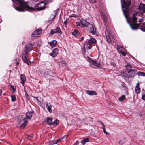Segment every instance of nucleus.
<instances>
[{
    "label": "nucleus",
    "instance_id": "1",
    "mask_svg": "<svg viewBox=\"0 0 145 145\" xmlns=\"http://www.w3.org/2000/svg\"><path fill=\"white\" fill-rule=\"evenodd\" d=\"M122 9L125 17L131 29L133 30H136L141 25V23L137 24L136 23L137 19L138 16L137 14H133V16L128 18L129 13L127 11L126 8L122 5Z\"/></svg>",
    "mask_w": 145,
    "mask_h": 145
},
{
    "label": "nucleus",
    "instance_id": "2",
    "mask_svg": "<svg viewBox=\"0 0 145 145\" xmlns=\"http://www.w3.org/2000/svg\"><path fill=\"white\" fill-rule=\"evenodd\" d=\"M123 75L128 78L133 77L135 76L134 71L133 70L125 71L123 73Z\"/></svg>",
    "mask_w": 145,
    "mask_h": 145
},
{
    "label": "nucleus",
    "instance_id": "3",
    "mask_svg": "<svg viewBox=\"0 0 145 145\" xmlns=\"http://www.w3.org/2000/svg\"><path fill=\"white\" fill-rule=\"evenodd\" d=\"M42 30L40 29H38L34 31L31 35L32 39H34L39 37V35L42 33Z\"/></svg>",
    "mask_w": 145,
    "mask_h": 145
},
{
    "label": "nucleus",
    "instance_id": "4",
    "mask_svg": "<svg viewBox=\"0 0 145 145\" xmlns=\"http://www.w3.org/2000/svg\"><path fill=\"white\" fill-rule=\"evenodd\" d=\"M33 45L32 44H27L24 48V52L27 54L28 52H30L32 50Z\"/></svg>",
    "mask_w": 145,
    "mask_h": 145
},
{
    "label": "nucleus",
    "instance_id": "5",
    "mask_svg": "<svg viewBox=\"0 0 145 145\" xmlns=\"http://www.w3.org/2000/svg\"><path fill=\"white\" fill-rule=\"evenodd\" d=\"M87 28L89 30V32L91 33L92 34L95 35L97 34L96 28L95 27L93 26L92 25L90 24L89 25L88 27Z\"/></svg>",
    "mask_w": 145,
    "mask_h": 145
},
{
    "label": "nucleus",
    "instance_id": "6",
    "mask_svg": "<svg viewBox=\"0 0 145 145\" xmlns=\"http://www.w3.org/2000/svg\"><path fill=\"white\" fill-rule=\"evenodd\" d=\"M62 33V32L61 31L60 28L59 27H57L54 29V30H51L50 34H53L55 33H58L61 35Z\"/></svg>",
    "mask_w": 145,
    "mask_h": 145
},
{
    "label": "nucleus",
    "instance_id": "7",
    "mask_svg": "<svg viewBox=\"0 0 145 145\" xmlns=\"http://www.w3.org/2000/svg\"><path fill=\"white\" fill-rule=\"evenodd\" d=\"M90 65L91 67L93 68H98L100 67V65L97 63L96 61L93 60L91 61Z\"/></svg>",
    "mask_w": 145,
    "mask_h": 145
},
{
    "label": "nucleus",
    "instance_id": "8",
    "mask_svg": "<svg viewBox=\"0 0 145 145\" xmlns=\"http://www.w3.org/2000/svg\"><path fill=\"white\" fill-rule=\"evenodd\" d=\"M80 22L83 26L87 28L88 27L89 25L90 24L89 23L87 22L86 20L84 19H82L81 20Z\"/></svg>",
    "mask_w": 145,
    "mask_h": 145
},
{
    "label": "nucleus",
    "instance_id": "9",
    "mask_svg": "<svg viewBox=\"0 0 145 145\" xmlns=\"http://www.w3.org/2000/svg\"><path fill=\"white\" fill-rule=\"evenodd\" d=\"M139 10L141 13L145 12V4L142 3L140 4L139 6Z\"/></svg>",
    "mask_w": 145,
    "mask_h": 145
},
{
    "label": "nucleus",
    "instance_id": "10",
    "mask_svg": "<svg viewBox=\"0 0 145 145\" xmlns=\"http://www.w3.org/2000/svg\"><path fill=\"white\" fill-rule=\"evenodd\" d=\"M22 58L23 61L29 65L31 64V63L27 59L26 55L24 54H22Z\"/></svg>",
    "mask_w": 145,
    "mask_h": 145
},
{
    "label": "nucleus",
    "instance_id": "11",
    "mask_svg": "<svg viewBox=\"0 0 145 145\" xmlns=\"http://www.w3.org/2000/svg\"><path fill=\"white\" fill-rule=\"evenodd\" d=\"M58 54V50L57 48H56L52 51V52L50 54V55L53 57L56 56Z\"/></svg>",
    "mask_w": 145,
    "mask_h": 145
},
{
    "label": "nucleus",
    "instance_id": "12",
    "mask_svg": "<svg viewBox=\"0 0 145 145\" xmlns=\"http://www.w3.org/2000/svg\"><path fill=\"white\" fill-rule=\"evenodd\" d=\"M21 83L23 86H24L25 82L26 81V77L25 75L22 74L20 76Z\"/></svg>",
    "mask_w": 145,
    "mask_h": 145
},
{
    "label": "nucleus",
    "instance_id": "13",
    "mask_svg": "<svg viewBox=\"0 0 145 145\" xmlns=\"http://www.w3.org/2000/svg\"><path fill=\"white\" fill-rule=\"evenodd\" d=\"M33 115V113L31 112H27L26 114V117L24 118L25 120L26 119H31Z\"/></svg>",
    "mask_w": 145,
    "mask_h": 145
},
{
    "label": "nucleus",
    "instance_id": "14",
    "mask_svg": "<svg viewBox=\"0 0 145 145\" xmlns=\"http://www.w3.org/2000/svg\"><path fill=\"white\" fill-rule=\"evenodd\" d=\"M86 93L87 94L90 96L96 95H97V93L95 91H90L87 90L86 91Z\"/></svg>",
    "mask_w": 145,
    "mask_h": 145
},
{
    "label": "nucleus",
    "instance_id": "15",
    "mask_svg": "<svg viewBox=\"0 0 145 145\" xmlns=\"http://www.w3.org/2000/svg\"><path fill=\"white\" fill-rule=\"evenodd\" d=\"M46 107L48 111L51 113L52 112V110L51 109V105L49 103H46Z\"/></svg>",
    "mask_w": 145,
    "mask_h": 145
},
{
    "label": "nucleus",
    "instance_id": "16",
    "mask_svg": "<svg viewBox=\"0 0 145 145\" xmlns=\"http://www.w3.org/2000/svg\"><path fill=\"white\" fill-rule=\"evenodd\" d=\"M53 120V118H52L47 117L46 118V121L48 124L50 125H51L52 121Z\"/></svg>",
    "mask_w": 145,
    "mask_h": 145
},
{
    "label": "nucleus",
    "instance_id": "17",
    "mask_svg": "<svg viewBox=\"0 0 145 145\" xmlns=\"http://www.w3.org/2000/svg\"><path fill=\"white\" fill-rule=\"evenodd\" d=\"M87 41L88 43L91 44L96 42V39L93 38H91L89 39H88Z\"/></svg>",
    "mask_w": 145,
    "mask_h": 145
},
{
    "label": "nucleus",
    "instance_id": "18",
    "mask_svg": "<svg viewBox=\"0 0 145 145\" xmlns=\"http://www.w3.org/2000/svg\"><path fill=\"white\" fill-rule=\"evenodd\" d=\"M60 66L62 67H65L66 65V63L65 61L62 60L58 62Z\"/></svg>",
    "mask_w": 145,
    "mask_h": 145
},
{
    "label": "nucleus",
    "instance_id": "19",
    "mask_svg": "<svg viewBox=\"0 0 145 145\" xmlns=\"http://www.w3.org/2000/svg\"><path fill=\"white\" fill-rule=\"evenodd\" d=\"M105 33L107 41L108 43H110L111 41V40L110 39V34L108 33V31H105Z\"/></svg>",
    "mask_w": 145,
    "mask_h": 145
},
{
    "label": "nucleus",
    "instance_id": "20",
    "mask_svg": "<svg viewBox=\"0 0 145 145\" xmlns=\"http://www.w3.org/2000/svg\"><path fill=\"white\" fill-rule=\"evenodd\" d=\"M131 3V0H123V4L125 6H128L130 5Z\"/></svg>",
    "mask_w": 145,
    "mask_h": 145
},
{
    "label": "nucleus",
    "instance_id": "21",
    "mask_svg": "<svg viewBox=\"0 0 145 145\" xmlns=\"http://www.w3.org/2000/svg\"><path fill=\"white\" fill-rule=\"evenodd\" d=\"M57 42L55 40H53L50 43V46L52 47H55L57 44Z\"/></svg>",
    "mask_w": 145,
    "mask_h": 145
},
{
    "label": "nucleus",
    "instance_id": "22",
    "mask_svg": "<svg viewBox=\"0 0 145 145\" xmlns=\"http://www.w3.org/2000/svg\"><path fill=\"white\" fill-rule=\"evenodd\" d=\"M48 69H44L43 70L42 72L44 74V76L46 77H48Z\"/></svg>",
    "mask_w": 145,
    "mask_h": 145
},
{
    "label": "nucleus",
    "instance_id": "23",
    "mask_svg": "<svg viewBox=\"0 0 145 145\" xmlns=\"http://www.w3.org/2000/svg\"><path fill=\"white\" fill-rule=\"evenodd\" d=\"M117 49L119 53H120L123 50H125V49L123 47L120 46H117Z\"/></svg>",
    "mask_w": 145,
    "mask_h": 145
},
{
    "label": "nucleus",
    "instance_id": "24",
    "mask_svg": "<svg viewBox=\"0 0 145 145\" xmlns=\"http://www.w3.org/2000/svg\"><path fill=\"white\" fill-rule=\"evenodd\" d=\"M89 142V140L88 138H86L82 140L81 141V142L82 144L84 145L85 142Z\"/></svg>",
    "mask_w": 145,
    "mask_h": 145
},
{
    "label": "nucleus",
    "instance_id": "25",
    "mask_svg": "<svg viewBox=\"0 0 145 145\" xmlns=\"http://www.w3.org/2000/svg\"><path fill=\"white\" fill-rule=\"evenodd\" d=\"M59 122V121L57 120H56L52 122L51 125L54 126L57 125Z\"/></svg>",
    "mask_w": 145,
    "mask_h": 145
},
{
    "label": "nucleus",
    "instance_id": "26",
    "mask_svg": "<svg viewBox=\"0 0 145 145\" xmlns=\"http://www.w3.org/2000/svg\"><path fill=\"white\" fill-rule=\"evenodd\" d=\"M125 67L127 68V69L126 71H127L128 70H132L131 69L132 68L131 65L129 64H127L125 65Z\"/></svg>",
    "mask_w": 145,
    "mask_h": 145
},
{
    "label": "nucleus",
    "instance_id": "27",
    "mask_svg": "<svg viewBox=\"0 0 145 145\" xmlns=\"http://www.w3.org/2000/svg\"><path fill=\"white\" fill-rule=\"evenodd\" d=\"M55 74L53 73L51 71L48 69V77L49 76H54Z\"/></svg>",
    "mask_w": 145,
    "mask_h": 145
},
{
    "label": "nucleus",
    "instance_id": "28",
    "mask_svg": "<svg viewBox=\"0 0 145 145\" xmlns=\"http://www.w3.org/2000/svg\"><path fill=\"white\" fill-rule=\"evenodd\" d=\"M72 34L73 35L76 36L79 35V32L77 30H75L72 32Z\"/></svg>",
    "mask_w": 145,
    "mask_h": 145
},
{
    "label": "nucleus",
    "instance_id": "29",
    "mask_svg": "<svg viewBox=\"0 0 145 145\" xmlns=\"http://www.w3.org/2000/svg\"><path fill=\"white\" fill-rule=\"evenodd\" d=\"M135 93L137 94H139L140 92V89L139 87H136L135 88Z\"/></svg>",
    "mask_w": 145,
    "mask_h": 145
},
{
    "label": "nucleus",
    "instance_id": "30",
    "mask_svg": "<svg viewBox=\"0 0 145 145\" xmlns=\"http://www.w3.org/2000/svg\"><path fill=\"white\" fill-rule=\"evenodd\" d=\"M27 120H25V121L23 123H22L20 126V127L22 128L24 127L26 125H27Z\"/></svg>",
    "mask_w": 145,
    "mask_h": 145
},
{
    "label": "nucleus",
    "instance_id": "31",
    "mask_svg": "<svg viewBox=\"0 0 145 145\" xmlns=\"http://www.w3.org/2000/svg\"><path fill=\"white\" fill-rule=\"evenodd\" d=\"M137 74L139 76H145V73L141 72H138Z\"/></svg>",
    "mask_w": 145,
    "mask_h": 145
},
{
    "label": "nucleus",
    "instance_id": "32",
    "mask_svg": "<svg viewBox=\"0 0 145 145\" xmlns=\"http://www.w3.org/2000/svg\"><path fill=\"white\" fill-rule=\"evenodd\" d=\"M10 89L12 92H14L16 91V87L14 86L11 85L10 86Z\"/></svg>",
    "mask_w": 145,
    "mask_h": 145
},
{
    "label": "nucleus",
    "instance_id": "33",
    "mask_svg": "<svg viewBox=\"0 0 145 145\" xmlns=\"http://www.w3.org/2000/svg\"><path fill=\"white\" fill-rule=\"evenodd\" d=\"M125 98V97L124 95H123L121 97L118 98V100L120 101H122Z\"/></svg>",
    "mask_w": 145,
    "mask_h": 145
},
{
    "label": "nucleus",
    "instance_id": "34",
    "mask_svg": "<svg viewBox=\"0 0 145 145\" xmlns=\"http://www.w3.org/2000/svg\"><path fill=\"white\" fill-rule=\"evenodd\" d=\"M11 101L12 102H15L16 100V96L15 95L11 96Z\"/></svg>",
    "mask_w": 145,
    "mask_h": 145
},
{
    "label": "nucleus",
    "instance_id": "35",
    "mask_svg": "<svg viewBox=\"0 0 145 145\" xmlns=\"http://www.w3.org/2000/svg\"><path fill=\"white\" fill-rule=\"evenodd\" d=\"M91 44H87L86 45V48L87 50H90L91 48Z\"/></svg>",
    "mask_w": 145,
    "mask_h": 145
},
{
    "label": "nucleus",
    "instance_id": "36",
    "mask_svg": "<svg viewBox=\"0 0 145 145\" xmlns=\"http://www.w3.org/2000/svg\"><path fill=\"white\" fill-rule=\"evenodd\" d=\"M142 31L145 32V26H141L140 28Z\"/></svg>",
    "mask_w": 145,
    "mask_h": 145
},
{
    "label": "nucleus",
    "instance_id": "37",
    "mask_svg": "<svg viewBox=\"0 0 145 145\" xmlns=\"http://www.w3.org/2000/svg\"><path fill=\"white\" fill-rule=\"evenodd\" d=\"M82 50L84 54H85L86 52L85 47V46H84L82 48Z\"/></svg>",
    "mask_w": 145,
    "mask_h": 145
},
{
    "label": "nucleus",
    "instance_id": "38",
    "mask_svg": "<svg viewBox=\"0 0 145 145\" xmlns=\"http://www.w3.org/2000/svg\"><path fill=\"white\" fill-rule=\"evenodd\" d=\"M110 65L114 67H115L116 66L115 63L114 62H112L110 63Z\"/></svg>",
    "mask_w": 145,
    "mask_h": 145
},
{
    "label": "nucleus",
    "instance_id": "39",
    "mask_svg": "<svg viewBox=\"0 0 145 145\" xmlns=\"http://www.w3.org/2000/svg\"><path fill=\"white\" fill-rule=\"evenodd\" d=\"M80 24H81L80 21V22H76V25L77 26H80L81 25Z\"/></svg>",
    "mask_w": 145,
    "mask_h": 145
},
{
    "label": "nucleus",
    "instance_id": "40",
    "mask_svg": "<svg viewBox=\"0 0 145 145\" xmlns=\"http://www.w3.org/2000/svg\"><path fill=\"white\" fill-rule=\"evenodd\" d=\"M120 53H121L123 56H125L126 54V53L125 52V50L122 51Z\"/></svg>",
    "mask_w": 145,
    "mask_h": 145
},
{
    "label": "nucleus",
    "instance_id": "41",
    "mask_svg": "<svg viewBox=\"0 0 145 145\" xmlns=\"http://www.w3.org/2000/svg\"><path fill=\"white\" fill-rule=\"evenodd\" d=\"M102 129H103V132H104V133H106L107 134H109V133L108 132H106V131L105 129V127H104L103 128V127H102Z\"/></svg>",
    "mask_w": 145,
    "mask_h": 145
},
{
    "label": "nucleus",
    "instance_id": "42",
    "mask_svg": "<svg viewBox=\"0 0 145 145\" xmlns=\"http://www.w3.org/2000/svg\"><path fill=\"white\" fill-rule=\"evenodd\" d=\"M57 13V10H56L55 11V15L53 14V15H51L53 17V19H54L55 18L56 15V14Z\"/></svg>",
    "mask_w": 145,
    "mask_h": 145
},
{
    "label": "nucleus",
    "instance_id": "43",
    "mask_svg": "<svg viewBox=\"0 0 145 145\" xmlns=\"http://www.w3.org/2000/svg\"><path fill=\"white\" fill-rule=\"evenodd\" d=\"M87 60L89 61V62L91 63V61H92L91 59L89 57H88Z\"/></svg>",
    "mask_w": 145,
    "mask_h": 145
},
{
    "label": "nucleus",
    "instance_id": "44",
    "mask_svg": "<svg viewBox=\"0 0 145 145\" xmlns=\"http://www.w3.org/2000/svg\"><path fill=\"white\" fill-rule=\"evenodd\" d=\"M90 2L91 3H94L95 2V0H89Z\"/></svg>",
    "mask_w": 145,
    "mask_h": 145
},
{
    "label": "nucleus",
    "instance_id": "45",
    "mask_svg": "<svg viewBox=\"0 0 145 145\" xmlns=\"http://www.w3.org/2000/svg\"><path fill=\"white\" fill-rule=\"evenodd\" d=\"M67 23H68V22L67 20H65L64 21V24L65 27L66 26V25L67 24Z\"/></svg>",
    "mask_w": 145,
    "mask_h": 145
},
{
    "label": "nucleus",
    "instance_id": "46",
    "mask_svg": "<svg viewBox=\"0 0 145 145\" xmlns=\"http://www.w3.org/2000/svg\"><path fill=\"white\" fill-rule=\"evenodd\" d=\"M101 125L102 126L101 128L102 127L103 128L105 127V125L102 122L101 123Z\"/></svg>",
    "mask_w": 145,
    "mask_h": 145
},
{
    "label": "nucleus",
    "instance_id": "47",
    "mask_svg": "<svg viewBox=\"0 0 145 145\" xmlns=\"http://www.w3.org/2000/svg\"><path fill=\"white\" fill-rule=\"evenodd\" d=\"M142 99L143 100H145V95H143L142 97Z\"/></svg>",
    "mask_w": 145,
    "mask_h": 145
},
{
    "label": "nucleus",
    "instance_id": "48",
    "mask_svg": "<svg viewBox=\"0 0 145 145\" xmlns=\"http://www.w3.org/2000/svg\"><path fill=\"white\" fill-rule=\"evenodd\" d=\"M33 97L36 99L38 101H39L38 100V98L37 97Z\"/></svg>",
    "mask_w": 145,
    "mask_h": 145
},
{
    "label": "nucleus",
    "instance_id": "49",
    "mask_svg": "<svg viewBox=\"0 0 145 145\" xmlns=\"http://www.w3.org/2000/svg\"><path fill=\"white\" fill-rule=\"evenodd\" d=\"M84 37H82L80 38V40L81 41H82L84 40Z\"/></svg>",
    "mask_w": 145,
    "mask_h": 145
},
{
    "label": "nucleus",
    "instance_id": "50",
    "mask_svg": "<svg viewBox=\"0 0 145 145\" xmlns=\"http://www.w3.org/2000/svg\"><path fill=\"white\" fill-rule=\"evenodd\" d=\"M78 141H77L76 142H75L73 144V145H77L78 143Z\"/></svg>",
    "mask_w": 145,
    "mask_h": 145
},
{
    "label": "nucleus",
    "instance_id": "51",
    "mask_svg": "<svg viewBox=\"0 0 145 145\" xmlns=\"http://www.w3.org/2000/svg\"><path fill=\"white\" fill-rule=\"evenodd\" d=\"M139 84L138 83H137L136 84V87H139Z\"/></svg>",
    "mask_w": 145,
    "mask_h": 145
},
{
    "label": "nucleus",
    "instance_id": "52",
    "mask_svg": "<svg viewBox=\"0 0 145 145\" xmlns=\"http://www.w3.org/2000/svg\"><path fill=\"white\" fill-rule=\"evenodd\" d=\"M61 139H58L57 140H56V142H57V143H58L60 140Z\"/></svg>",
    "mask_w": 145,
    "mask_h": 145
},
{
    "label": "nucleus",
    "instance_id": "53",
    "mask_svg": "<svg viewBox=\"0 0 145 145\" xmlns=\"http://www.w3.org/2000/svg\"><path fill=\"white\" fill-rule=\"evenodd\" d=\"M142 19H140L139 20V22H142Z\"/></svg>",
    "mask_w": 145,
    "mask_h": 145
},
{
    "label": "nucleus",
    "instance_id": "54",
    "mask_svg": "<svg viewBox=\"0 0 145 145\" xmlns=\"http://www.w3.org/2000/svg\"><path fill=\"white\" fill-rule=\"evenodd\" d=\"M73 15L75 16L74 14H72V15L70 16V17H74V16Z\"/></svg>",
    "mask_w": 145,
    "mask_h": 145
},
{
    "label": "nucleus",
    "instance_id": "55",
    "mask_svg": "<svg viewBox=\"0 0 145 145\" xmlns=\"http://www.w3.org/2000/svg\"><path fill=\"white\" fill-rule=\"evenodd\" d=\"M54 142H55L54 143V144H57V142H56V141H55Z\"/></svg>",
    "mask_w": 145,
    "mask_h": 145
},
{
    "label": "nucleus",
    "instance_id": "56",
    "mask_svg": "<svg viewBox=\"0 0 145 145\" xmlns=\"http://www.w3.org/2000/svg\"><path fill=\"white\" fill-rule=\"evenodd\" d=\"M99 123H100L101 124V122H102L101 121H99Z\"/></svg>",
    "mask_w": 145,
    "mask_h": 145
},
{
    "label": "nucleus",
    "instance_id": "57",
    "mask_svg": "<svg viewBox=\"0 0 145 145\" xmlns=\"http://www.w3.org/2000/svg\"><path fill=\"white\" fill-rule=\"evenodd\" d=\"M142 25H145V23L143 24Z\"/></svg>",
    "mask_w": 145,
    "mask_h": 145
},
{
    "label": "nucleus",
    "instance_id": "58",
    "mask_svg": "<svg viewBox=\"0 0 145 145\" xmlns=\"http://www.w3.org/2000/svg\"><path fill=\"white\" fill-rule=\"evenodd\" d=\"M26 95H26H27V93H26V95Z\"/></svg>",
    "mask_w": 145,
    "mask_h": 145
},
{
    "label": "nucleus",
    "instance_id": "59",
    "mask_svg": "<svg viewBox=\"0 0 145 145\" xmlns=\"http://www.w3.org/2000/svg\"><path fill=\"white\" fill-rule=\"evenodd\" d=\"M64 136L63 137V138H62L63 139H64Z\"/></svg>",
    "mask_w": 145,
    "mask_h": 145
},
{
    "label": "nucleus",
    "instance_id": "60",
    "mask_svg": "<svg viewBox=\"0 0 145 145\" xmlns=\"http://www.w3.org/2000/svg\"><path fill=\"white\" fill-rule=\"evenodd\" d=\"M121 2L122 1V0H121Z\"/></svg>",
    "mask_w": 145,
    "mask_h": 145
}]
</instances>
